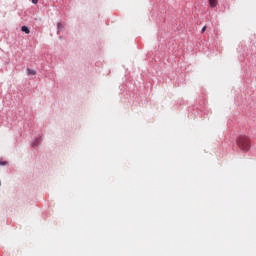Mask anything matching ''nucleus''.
<instances>
[{
  "label": "nucleus",
  "mask_w": 256,
  "mask_h": 256,
  "mask_svg": "<svg viewBox=\"0 0 256 256\" xmlns=\"http://www.w3.org/2000/svg\"><path fill=\"white\" fill-rule=\"evenodd\" d=\"M236 143L241 151L247 152L251 149V144H249V138L247 136H240Z\"/></svg>",
  "instance_id": "f257e3e1"
},
{
  "label": "nucleus",
  "mask_w": 256,
  "mask_h": 256,
  "mask_svg": "<svg viewBox=\"0 0 256 256\" xmlns=\"http://www.w3.org/2000/svg\"><path fill=\"white\" fill-rule=\"evenodd\" d=\"M42 141H43V138H41V136L35 138L31 144V147H39V145H41Z\"/></svg>",
  "instance_id": "f03ea898"
},
{
  "label": "nucleus",
  "mask_w": 256,
  "mask_h": 256,
  "mask_svg": "<svg viewBox=\"0 0 256 256\" xmlns=\"http://www.w3.org/2000/svg\"><path fill=\"white\" fill-rule=\"evenodd\" d=\"M208 2L212 9H215V7H217V5H219V2L217 0H208Z\"/></svg>",
  "instance_id": "7ed1b4c3"
},
{
  "label": "nucleus",
  "mask_w": 256,
  "mask_h": 256,
  "mask_svg": "<svg viewBox=\"0 0 256 256\" xmlns=\"http://www.w3.org/2000/svg\"><path fill=\"white\" fill-rule=\"evenodd\" d=\"M57 34H59V31H63L65 29V23L58 22L57 23Z\"/></svg>",
  "instance_id": "20e7f679"
},
{
  "label": "nucleus",
  "mask_w": 256,
  "mask_h": 256,
  "mask_svg": "<svg viewBox=\"0 0 256 256\" xmlns=\"http://www.w3.org/2000/svg\"><path fill=\"white\" fill-rule=\"evenodd\" d=\"M21 31L23 33H26V35H29L31 33V30L27 26H22Z\"/></svg>",
  "instance_id": "39448f33"
},
{
  "label": "nucleus",
  "mask_w": 256,
  "mask_h": 256,
  "mask_svg": "<svg viewBox=\"0 0 256 256\" xmlns=\"http://www.w3.org/2000/svg\"><path fill=\"white\" fill-rule=\"evenodd\" d=\"M27 73L28 75H37V71L31 68H27Z\"/></svg>",
  "instance_id": "423d86ee"
},
{
  "label": "nucleus",
  "mask_w": 256,
  "mask_h": 256,
  "mask_svg": "<svg viewBox=\"0 0 256 256\" xmlns=\"http://www.w3.org/2000/svg\"><path fill=\"white\" fill-rule=\"evenodd\" d=\"M5 165H9V162L0 160V166L5 167Z\"/></svg>",
  "instance_id": "0eeeda50"
},
{
  "label": "nucleus",
  "mask_w": 256,
  "mask_h": 256,
  "mask_svg": "<svg viewBox=\"0 0 256 256\" xmlns=\"http://www.w3.org/2000/svg\"><path fill=\"white\" fill-rule=\"evenodd\" d=\"M33 5H37L39 3V0H32Z\"/></svg>",
  "instance_id": "6e6552de"
},
{
  "label": "nucleus",
  "mask_w": 256,
  "mask_h": 256,
  "mask_svg": "<svg viewBox=\"0 0 256 256\" xmlns=\"http://www.w3.org/2000/svg\"><path fill=\"white\" fill-rule=\"evenodd\" d=\"M207 30V26H204L201 30L202 33H205V31Z\"/></svg>",
  "instance_id": "1a4fd4ad"
}]
</instances>
